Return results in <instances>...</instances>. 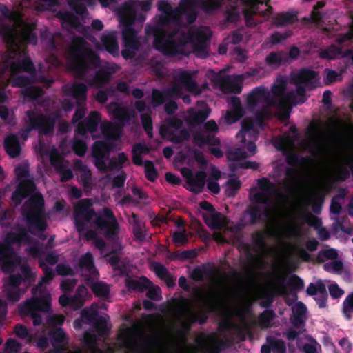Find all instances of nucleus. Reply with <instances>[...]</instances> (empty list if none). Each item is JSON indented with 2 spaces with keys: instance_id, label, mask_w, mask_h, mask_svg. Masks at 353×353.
I'll use <instances>...</instances> for the list:
<instances>
[{
  "instance_id": "obj_19",
  "label": "nucleus",
  "mask_w": 353,
  "mask_h": 353,
  "mask_svg": "<svg viewBox=\"0 0 353 353\" xmlns=\"http://www.w3.org/2000/svg\"><path fill=\"white\" fill-rule=\"evenodd\" d=\"M80 267L83 272H88L93 278L97 275V272L93 265V260L91 254L87 253L80 261Z\"/></svg>"
},
{
  "instance_id": "obj_34",
  "label": "nucleus",
  "mask_w": 353,
  "mask_h": 353,
  "mask_svg": "<svg viewBox=\"0 0 353 353\" xmlns=\"http://www.w3.org/2000/svg\"><path fill=\"white\" fill-rule=\"evenodd\" d=\"M99 121V117L98 113L96 112H92L88 118V123L87 124L88 130L92 133L97 128Z\"/></svg>"
},
{
  "instance_id": "obj_35",
  "label": "nucleus",
  "mask_w": 353,
  "mask_h": 353,
  "mask_svg": "<svg viewBox=\"0 0 353 353\" xmlns=\"http://www.w3.org/2000/svg\"><path fill=\"white\" fill-rule=\"evenodd\" d=\"M343 312L347 317L353 312V293L347 296L343 303Z\"/></svg>"
},
{
  "instance_id": "obj_24",
  "label": "nucleus",
  "mask_w": 353,
  "mask_h": 353,
  "mask_svg": "<svg viewBox=\"0 0 353 353\" xmlns=\"http://www.w3.org/2000/svg\"><path fill=\"white\" fill-rule=\"evenodd\" d=\"M294 141L290 137H281L275 141V145L277 148L283 151H289L293 146Z\"/></svg>"
},
{
  "instance_id": "obj_51",
  "label": "nucleus",
  "mask_w": 353,
  "mask_h": 353,
  "mask_svg": "<svg viewBox=\"0 0 353 353\" xmlns=\"http://www.w3.org/2000/svg\"><path fill=\"white\" fill-rule=\"evenodd\" d=\"M281 61V57L277 54H271L266 58L268 64L274 65H277Z\"/></svg>"
},
{
  "instance_id": "obj_44",
  "label": "nucleus",
  "mask_w": 353,
  "mask_h": 353,
  "mask_svg": "<svg viewBox=\"0 0 353 353\" xmlns=\"http://www.w3.org/2000/svg\"><path fill=\"white\" fill-rule=\"evenodd\" d=\"M15 333L20 338L27 339L28 341L30 340V337L29 336L27 330L22 325L16 326Z\"/></svg>"
},
{
  "instance_id": "obj_1",
  "label": "nucleus",
  "mask_w": 353,
  "mask_h": 353,
  "mask_svg": "<svg viewBox=\"0 0 353 353\" xmlns=\"http://www.w3.org/2000/svg\"><path fill=\"white\" fill-rule=\"evenodd\" d=\"M256 200L259 203H267L265 216L268 219L266 233L269 235L295 236L299 234V226L296 216L289 208L286 198L280 195H272L268 198L258 193Z\"/></svg>"
},
{
  "instance_id": "obj_56",
  "label": "nucleus",
  "mask_w": 353,
  "mask_h": 353,
  "mask_svg": "<svg viewBox=\"0 0 353 353\" xmlns=\"http://www.w3.org/2000/svg\"><path fill=\"white\" fill-rule=\"evenodd\" d=\"M57 269L58 273L61 275H67L71 272L70 268L65 265H59Z\"/></svg>"
},
{
  "instance_id": "obj_3",
  "label": "nucleus",
  "mask_w": 353,
  "mask_h": 353,
  "mask_svg": "<svg viewBox=\"0 0 353 353\" xmlns=\"http://www.w3.org/2000/svg\"><path fill=\"white\" fill-rule=\"evenodd\" d=\"M0 254L2 261V268L5 272L12 273L8 281L5 284L4 292L6 293L9 301L15 302L19 301L21 291L18 286L24 283L28 285L34 279L31 270L26 265V262L17 256L8 249L1 248Z\"/></svg>"
},
{
  "instance_id": "obj_49",
  "label": "nucleus",
  "mask_w": 353,
  "mask_h": 353,
  "mask_svg": "<svg viewBox=\"0 0 353 353\" xmlns=\"http://www.w3.org/2000/svg\"><path fill=\"white\" fill-rule=\"evenodd\" d=\"M25 241V238L23 236L16 235L15 234H10L7 238V242L9 245H14L18 242H22Z\"/></svg>"
},
{
  "instance_id": "obj_5",
  "label": "nucleus",
  "mask_w": 353,
  "mask_h": 353,
  "mask_svg": "<svg viewBox=\"0 0 353 353\" xmlns=\"http://www.w3.org/2000/svg\"><path fill=\"white\" fill-rule=\"evenodd\" d=\"M8 17L14 21L15 27L14 30L6 33L5 37L10 42V50L15 53L19 49V41L23 43L30 39L32 26L23 23L17 12H12Z\"/></svg>"
},
{
  "instance_id": "obj_17",
  "label": "nucleus",
  "mask_w": 353,
  "mask_h": 353,
  "mask_svg": "<svg viewBox=\"0 0 353 353\" xmlns=\"http://www.w3.org/2000/svg\"><path fill=\"white\" fill-rule=\"evenodd\" d=\"M221 177V174L219 170L212 168L210 173L207 179L208 189L213 194H218L220 191V185L218 183Z\"/></svg>"
},
{
  "instance_id": "obj_57",
  "label": "nucleus",
  "mask_w": 353,
  "mask_h": 353,
  "mask_svg": "<svg viewBox=\"0 0 353 353\" xmlns=\"http://www.w3.org/2000/svg\"><path fill=\"white\" fill-rule=\"evenodd\" d=\"M165 178L167 181L172 184L176 185L179 184L180 182L179 178L171 173H167L165 174Z\"/></svg>"
},
{
  "instance_id": "obj_8",
  "label": "nucleus",
  "mask_w": 353,
  "mask_h": 353,
  "mask_svg": "<svg viewBox=\"0 0 353 353\" xmlns=\"http://www.w3.org/2000/svg\"><path fill=\"white\" fill-rule=\"evenodd\" d=\"M292 80L298 87L297 92L301 94L302 91L314 88L317 83V74L311 70H303L293 74Z\"/></svg>"
},
{
  "instance_id": "obj_64",
  "label": "nucleus",
  "mask_w": 353,
  "mask_h": 353,
  "mask_svg": "<svg viewBox=\"0 0 353 353\" xmlns=\"http://www.w3.org/2000/svg\"><path fill=\"white\" fill-rule=\"evenodd\" d=\"M340 345L347 352H348L351 349V344L346 339L341 340Z\"/></svg>"
},
{
  "instance_id": "obj_29",
  "label": "nucleus",
  "mask_w": 353,
  "mask_h": 353,
  "mask_svg": "<svg viewBox=\"0 0 353 353\" xmlns=\"http://www.w3.org/2000/svg\"><path fill=\"white\" fill-rule=\"evenodd\" d=\"M90 288L97 296H105L109 292V288L101 282H94L90 284Z\"/></svg>"
},
{
  "instance_id": "obj_28",
  "label": "nucleus",
  "mask_w": 353,
  "mask_h": 353,
  "mask_svg": "<svg viewBox=\"0 0 353 353\" xmlns=\"http://www.w3.org/2000/svg\"><path fill=\"white\" fill-rule=\"evenodd\" d=\"M307 293L310 295H316L317 294H320L321 296H324L325 294V285L319 281L316 283L310 284L307 289Z\"/></svg>"
},
{
  "instance_id": "obj_33",
  "label": "nucleus",
  "mask_w": 353,
  "mask_h": 353,
  "mask_svg": "<svg viewBox=\"0 0 353 353\" xmlns=\"http://www.w3.org/2000/svg\"><path fill=\"white\" fill-rule=\"evenodd\" d=\"M34 189V185L32 183L31 181L27 180L21 183L18 190L17 193L21 194L23 196H25L28 192H33Z\"/></svg>"
},
{
  "instance_id": "obj_55",
  "label": "nucleus",
  "mask_w": 353,
  "mask_h": 353,
  "mask_svg": "<svg viewBox=\"0 0 353 353\" xmlns=\"http://www.w3.org/2000/svg\"><path fill=\"white\" fill-rule=\"evenodd\" d=\"M223 313L227 316H233V315H240V312L237 309L232 308L230 307H227L223 310Z\"/></svg>"
},
{
  "instance_id": "obj_22",
  "label": "nucleus",
  "mask_w": 353,
  "mask_h": 353,
  "mask_svg": "<svg viewBox=\"0 0 353 353\" xmlns=\"http://www.w3.org/2000/svg\"><path fill=\"white\" fill-rule=\"evenodd\" d=\"M101 130L108 141H110L111 139L116 140L120 134V129L112 124H103Z\"/></svg>"
},
{
  "instance_id": "obj_21",
  "label": "nucleus",
  "mask_w": 353,
  "mask_h": 353,
  "mask_svg": "<svg viewBox=\"0 0 353 353\" xmlns=\"http://www.w3.org/2000/svg\"><path fill=\"white\" fill-rule=\"evenodd\" d=\"M199 109L196 111L190 112V118L192 121H201L206 119L208 116L210 110L204 103H201L199 105Z\"/></svg>"
},
{
  "instance_id": "obj_16",
  "label": "nucleus",
  "mask_w": 353,
  "mask_h": 353,
  "mask_svg": "<svg viewBox=\"0 0 353 353\" xmlns=\"http://www.w3.org/2000/svg\"><path fill=\"white\" fill-rule=\"evenodd\" d=\"M230 103L231 108L225 117V121L228 124L236 122L242 115L239 99L232 97Z\"/></svg>"
},
{
  "instance_id": "obj_10",
  "label": "nucleus",
  "mask_w": 353,
  "mask_h": 353,
  "mask_svg": "<svg viewBox=\"0 0 353 353\" xmlns=\"http://www.w3.org/2000/svg\"><path fill=\"white\" fill-rule=\"evenodd\" d=\"M210 36V32L207 28H198L189 38V41H185V44L190 45L192 51L196 52L197 54L200 56L201 54L198 49L199 48H203L204 41L207 40Z\"/></svg>"
},
{
  "instance_id": "obj_32",
  "label": "nucleus",
  "mask_w": 353,
  "mask_h": 353,
  "mask_svg": "<svg viewBox=\"0 0 353 353\" xmlns=\"http://www.w3.org/2000/svg\"><path fill=\"white\" fill-rule=\"evenodd\" d=\"M108 110L110 112H112L114 117L120 119H124L126 115L125 110L116 103L109 105Z\"/></svg>"
},
{
  "instance_id": "obj_27",
  "label": "nucleus",
  "mask_w": 353,
  "mask_h": 353,
  "mask_svg": "<svg viewBox=\"0 0 353 353\" xmlns=\"http://www.w3.org/2000/svg\"><path fill=\"white\" fill-rule=\"evenodd\" d=\"M188 233L182 228H179L173 234L172 240L177 246L185 244L188 241Z\"/></svg>"
},
{
  "instance_id": "obj_26",
  "label": "nucleus",
  "mask_w": 353,
  "mask_h": 353,
  "mask_svg": "<svg viewBox=\"0 0 353 353\" xmlns=\"http://www.w3.org/2000/svg\"><path fill=\"white\" fill-rule=\"evenodd\" d=\"M123 34L125 47L132 49L136 48V39L133 31L129 28H126L123 30Z\"/></svg>"
},
{
  "instance_id": "obj_58",
  "label": "nucleus",
  "mask_w": 353,
  "mask_h": 353,
  "mask_svg": "<svg viewBox=\"0 0 353 353\" xmlns=\"http://www.w3.org/2000/svg\"><path fill=\"white\" fill-rule=\"evenodd\" d=\"M7 347L12 351H17L20 348V345L15 341L10 339L7 341Z\"/></svg>"
},
{
  "instance_id": "obj_50",
  "label": "nucleus",
  "mask_w": 353,
  "mask_h": 353,
  "mask_svg": "<svg viewBox=\"0 0 353 353\" xmlns=\"http://www.w3.org/2000/svg\"><path fill=\"white\" fill-rule=\"evenodd\" d=\"M142 122L143 125L149 136H151L152 133V125H151V119L147 115H142Z\"/></svg>"
},
{
  "instance_id": "obj_48",
  "label": "nucleus",
  "mask_w": 353,
  "mask_h": 353,
  "mask_svg": "<svg viewBox=\"0 0 353 353\" xmlns=\"http://www.w3.org/2000/svg\"><path fill=\"white\" fill-rule=\"evenodd\" d=\"M148 297L153 299H158L161 296V290L159 287L156 286L148 290L147 292Z\"/></svg>"
},
{
  "instance_id": "obj_52",
  "label": "nucleus",
  "mask_w": 353,
  "mask_h": 353,
  "mask_svg": "<svg viewBox=\"0 0 353 353\" xmlns=\"http://www.w3.org/2000/svg\"><path fill=\"white\" fill-rule=\"evenodd\" d=\"M342 263L340 262H331L330 263H327L325 265V268L327 270L334 272H339L342 269Z\"/></svg>"
},
{
  "instance_id": "obj_54",
  "label": "nucleus",
  "mask_w": 353,
  "mask_h": 353,
  "mask_svg": "<svg viewBox=\"0 0 353 353\" xmlns=\"http://www.w3.org/2000/svg\"><path fill=\"white\" fill-rule=\"evenodd\" d=\"M222 89L225 92H239L241 90V88L238 85H223Z\"/></svg>"
},
{
  "instance_id": "obj_41",
  "label": "nucleus",
  "mask_w": 353,
  "mask_h": 353,
  "mask_svg": "<svg viewBox=\"0 0 353 353\" xmlns=\"http://www.w3.org/2000/svg\"><path fill=\"white\" fill-rule=\"evenodd\" d=\"M286 252L292 254H299V256L303 260H307L308 254L303 250H300L294 246H288L286 248Z\"/></svg>"
},
{
  "instance_id": "obj_53",
  "label": "nucleus",
  "mask_w": 353,
  "mask_h": 353,
  "mask_svg": "<svg viewBox=\"0 0 353 353\" xmlns=\"http://www.w3.org/2000/svg\"><path fill=\"white\" fill-rule=\"evenodd\" d=\"M163 95L159 91H154L152 94V101L154 105L161 103L163 101Z\"/></svg>"
},
{
  "instance_id": "obj_37",
  "label": "nucleus",
  "mask_w": 353,
  "mask_h": 353,
  "mask_svg": "<svg viewBox=\"0 0 353 353\" xmlns=\"http://www.w3.org/2000/svg\"><path fill=\"white\" fill-rule=\"evenodd\" d=\"M90 295L87 290L84 287H79L75 295V299L79 303H82L84 301L87 300Z\"/></svg>"
},
{
  "instance_id": "obj_4",
  "label": "nucleus",
  "mask_w": 353,
  "mask_h": 353,
  "mask_svg": "<svg viewBox=\"0 0 353 353\" xmlns=\"http://www.w3.org/2000/svg\"><path fill=\"white\" fill-rule=\"evenodd\" d=\"M75 223L79 232L87 238H92V233L85 232L84 226L89 227L96 224L105 235L113 238L117 230V223L110 211L105 210L99 216L95 215L90 208V203L88 200L80 201L75 206Z\"/></svg>"
},
{
  "instance_id": "obj_15",
  "label": "nucleus",
  "mask_w": 353,
  "mask_h": 353,
  "mask_svg": "<svg viewBox=\"0 0 353 353\" xmlns=\"http://www.w3.org/2000/svg\"><path fill=\"white\" fill-rule=\"evenodd\" d=\"M285 88V83L283 79H278L272 87L273 93L279 98V105L285 110L290 106V100L284 97L283 92Z\"/></svg>"
},
{
  "instance_id": "obj_11",
  "label": "nucleus",
  "mask_w": 353,
  "mask_h": 353,
  "mask_svg": "<svg viewBox=\"0 0 353 353\" xmlns=\"http://www.w3.org/2000/svg\"><path fill=\"white\" fill-rule=\"evenodd\" d=\"M110 147L108 146L102 142L97 141L95 143L93 147V154L96 159V166L100 170H105V165L103 161L107 152L110 150Z\"/></svg>"
},
{
  "instance_id": "obj_30",
  "label": "nucleus",
  "mask_w": 353,
  "mask_h": 353,
  "mask_svg": "<svg viewBox=\"0 0 353 353\" xmlns=\"http://www.w3.org/2000/svg\"><path fill=\"white\" fill-rule=\"evenodd\" d=\"M148 150L143 145L139 144L133 149V161L137 165L141 164V154L147 152Z\"/></svg>"
},
{
  "instance_id": "obj_6",
  "label": "nucleus",
  "mask_w": 353,
  "mask_h": 353,
  "mask_svg": "<svg viewBox=\"0 0 353 353\" xmlns=\"http://www.w3.org/2000/svg\"><path fill=\"white\" fill-rule=\"evenodd\" d=\"M43 205L42 197L38 193H35L30 203L26 205V208L29 209L27 216L30 229H37L39 231L45 229L46 224L41 216Z\"/></svg>"
},
{
  "instance_id": "obj_18",
  "label": "nucleus",
  "mask_w": 353,
  "mask_h": 353,
  "mask_svg": "<svg viewBox=\"0 0 353 353\" xmlns=\"http://www.w3.org/2000/svg\"><path fill=\"white\" fill-rule=\"evenodd\" d=\"M205 176L203 172L196 173L194 176H192V179H188V188L192 192H200L204 186Z\"/></svg>"
},
{
  "instance_id": "obj_7",
  "label": "nucleus",
  "mask_w": 353,
  "mask_h": 353,
  "mask_svg": "<svg viewBox=\"0 0 353 353\" xmlns=\"http://www.w3.org/2000/svg\"><path fill=\"white\" fill-rule=\"evenodd\" d=\"M50 301V294L45 293L42 299L31 300L21 305L20 307V312L22 314H30L33 318L34 323L39 325L40 320L36 313L39 311H47L49 308Z\"/></svg>"
},
{
  "instance_id": "obj_60",
  "label": "nucleus",
  "mask_w": 353,
  "mask_h": 353,
  "mask_svg": "<svg viewBox=\"0 0 353 353\" xmlns=\"http://www.w3.org/2000/svg\"><path fill=\"white\" fill-rule=\"evenodd\" d=\"M72 176V173L69 170H65L61 172V179L62 181H67Z\"/></svg>"
},
{
  "instance_id": "obj_20",
  "label": "nucleus",
  "mask_w": 353,
  "mask_h": 353,
  "mask_svg": "<svg viewBox=\"0 0 353 353\" xmlns=\"http://www.w3.org/2000/svg\"><path fill=\"white\" fill-rule=\"evenodd\" d=\"M5 145L8 154L14 157H17L20 152V146L14 136L8 137L5 140Z\"/></svg>"
},
{
  "instance_id": "obj_59",
  "label": "nucleus",
  "mask_w": 353,
  "mask_h": 353,
  "mask_svg": "<svg viewBox=\"0 0 353 353\" xmlns=\"http://www.w3.org/2000/svg\"><path fill=\"white\" fill-rule=\"evenodd\" d=\"M200 206L203 210H205L206 212L203 214L213 213V208L212 206L208 202L203 201L200 203Z\"/></svg>"
},
{
  "instance_id": "obj_39",
  "label": "nucleus",
  "mask_w": 353,
  "mask_h": 353,
  "mask_svg": "<svg viewBox=\"0 0 353 353\" xmlns=\"http://www.w3.org/2000/svg\"><path fill=\"white\" fill-rule=\"evenodd\" d=\"M340 53V51L338 48L332 47L325 50L321 53V56L323 58H326L328 59H332L336 57V56Z\"/></svg>"
},
{
  "instance_id": "obj_40",
  "label": "nucleus",
  "mask_w": 353,
  "mask_h": 353,
  "mask_svg": "<svg viewBox=\"0 0 353 353\" xmlns=\"http://www.w3.org/2000/svg\"><path fill=\"white\" fill-rule=\"evenodd\" d=\"M144 166L147 178L150 181H153L157 176V173L152 163L150 162H145Z\"/></svg>"
},
{
  "instance_id": "obj_25",
  "label": "nucleus",
  "mask_w": 353,
  "mask_h": 353,
  "mask_svg": "<svg viewBox=\"0 0 353 353\" xmlns=\"http://www.w3.org/2000/svg\"><path fill=\"white\" fill-rule=\"evenodd\" d=\"M103 43L110 53L114 54L118 51V45L115 41V37L111 34L103 38Z\"/></svg>"
},
{
  "instance_id": "obj_43",
  "label": "nucleus",
  "mask_w": 353,
  "mask_h": 353,
  "mask_svg": "<svg viewBox=\"0 0 353 353\" xmlns=\"http://www.w3.org/2000/svg\"><path fill=\"white\" fill-rule=\"evenodd\" d=\"M195 139H196V142L199 145H203L205 143L216 145V143H219V141L216 139H214V137H210V135H208L206 137H205L203 139V138L200 139L199 137H196L195 138Z\"/></svg>"
},
{
  "instance_id": "obj_9",
  "label": "nucleus",
  "mask_w": 353,
  "mask_h": 353,
  "mask_svg": "<svg viewBox=\"0 0 353 353\" xmlns=\"http://www.w3.org/2000/svg\"><path fill=\"white\" fill-rule=\"evenodd\" d=\"M243 9L245 20L248 25H250V22L254 14L259 13L265 16L266 14L265 12L269 11L270 7L267 3L264 4L259 0H243Z\"/></svg>"
},
{
  "instance_id": "obj_62",
  "label": "nucleus",
  "mask_w": 353,
  "mask_h": 353,
  "mask_svg": "<svg viewBox=\"0 0 353 353\" xmlns=\"http://www.w3.org/2000/svg\"><path fill=\"white\" fill-rule=\"evenodd\" d=\"M84 115V111L82 108L78 109L73 117V121L74 122H77L79 119L82 118V117Z\"/></svg>"
},
{
  "instance_id": "obj_31",
  "label": "nucleus",
  "mask_w": 353,
  "mask_h": 353,
  "mask_svg": "<svg viewBox=\"0 0 353 353\" xmlns=\"http://www.w3.org/2000/svg\"><path fill=\"white\" fill-rule=\"evenodd\" d=\"M240 181L235 177H232L226 184L225 192L229 196H232L234 192L240 188Z\"/></svg>"
},
{
  "instance_id": "obj_63",
  "label": "nucleus",
  "mask_w": 353,
  "mask_h": 353,
  "mask_svg": "<svg viewBox=\"0 0 353 353\" xmlns=\"http://www.w3.org/2000/svg\"><path fill=\"white\" fill-rule=\"evenodd\" d=\"M47 262L50 265H54L57 262V256L54 254H50L46 256Z\"/></svg>"
},
{
  "instance_id": "obj_13",
  "label": "nucleus",
  "mask_w": 353,
  "mask_h": 353,
  "mask_svg": "<svg viewBox=\"0 0 353 353\" xmlns=\"http://www.w3.org/2000/svg\"><path fill=\"white\" fill-rule=\"evenodd\" d=\"M181 83L175 85L171 93V96L180 95L181 90L186 89L189 91L193 92L194 88L195 87L194 81L190 78V73L188 72H183L181 74Z\"/></svg>"
},
{
  "instance_id": "obj_36",
  "label": "nucleus",
  "mask_w": 353,
  "mask_h": 353,
  "mask_svg": "<svg viewBox=\"0 0 353 353\" xmlns=\"http://www.w3.org/2000/svg\"><path fill=\"white\" fill-rule=\"evenodd\" d=\"M85 87L83 84H74L72 86V92L75 98L85 99Z\"/></svg>"
},
{
  "instance_id": "obj_42",
  "label": "nucleus",
  "mask_w": 353,
  "mask_h": 353,
  "mask_svg": "<svg viewBox=\"0 0 353 353\" xmlns=\"http://www.w3.org/2000/svg\"><path fill=\"white\" fill-rule=\"evenodd\" d=\"M239 18V11L235 8H231L227 11V19L230 21H236Z\"/></svg>"
},
{
  "instance_id": "obj_45",
  "label": "nucleus",
  "mask_w": 353,
  "mask_h": 353,
  "mask_svg": "<svg viewBox=\"0 0 353 353\" xmlns=\"http://www.w3.org/2000/svg\"><path fill=\"white\" fill-rule=\"evenodd\" d=\"M75 285V282L70 279H65L61 284V288L64 292L70 291Z\"/></svg>"
},
{
  "instance_id": "obj_23",
  "label": "nucleus",
  "mask_w": 353,
  "mask_h": 353,
  "mask_svg": "<svg viewBox=\"0 0 353 353\" xmlns=\"http://www.w3.org/2000/svg\"><path fill=\"white\" fill-rule=\"evenodd\" d=\"M152 268L159 277L165 280L168 287H171L174 285L173 279L168 275L166 270L163 266L158 263H154L152 265Z\"/></svg>"
},
{
  "instance_id": "obj_61",
  "label": "nucleus",
  "mask_w": 353,
  "mask_h": 353,
  "mask_svg": "<svg viewBox=\"0 0 353 353\" xmlns=\"http://www.w3.org/2000/svg\"><path fill=\"white\" fill-rule=\"evenodd\" d=\"M324 256L328 259H335L337 256V252L333 249L328 250L324 252Z\"/></svg>"
},
{
  "instance_id": "obj_46",
  "label": "nucleus",
  "mask_w": 353,
  "mask_h": 353,
  "mask_svg": "<svg viewBox=\"0 0 353 353\" xmlns=\"http://www.w3.org/2000/svg\"><path fill=\"white\" fill-rule=\"evenodd\" d=\"M329 290L330 294L334 298L339 297L343 294V290L339 288V286L336 284L330 285L329 287Z\"/></svg>"
},
{
  "instance_id": "obj_12",
  "label": "nucleus",
  "mask_w": 353,
  "mask_h": 353,
  "mask_svg": "<svg viewBox=\"0 0 353 353\" xmlns=\"http://www.w3.org/2000/svg\"><path fill=\"white\" fill-rule=\"evenodd\" d=\"M198 345L199 350L205 353H217L219 351L218 341L214 335L200 337Z\"/></svg>"
},
{
  "instance_id": "obj_38",
  "label": "nucleus",
  "mask_w": 353,
  "mask_h": 353,
  "mask_svg": "<svg viewBox=\"0 0 353 353\" xmlns=\"http://www.w3.org/2000/svg\"><path fill=\"white\" fill-rule=\"evenodd\" d=\"M325 81L327 84L332 83L340 79V74L334 70H325Z\"/></svg>"
},
{
  "instance_id": "obj_47",
  "label": "nucleus",
  "mask_w": 353,
  "mask_h": 353,
  "mask_svg": "<svg viewBox=\"0 0 353 353\" xmlns=\"http://www.w3.org/2000/svg\"><path fill=\"white\" fill-rule=\"evenodd\" d=\"M74 149L75 152L79 155H82L85 153L86 150V147L85 144L81 141H74Z\"/></svg>"
},
{
  "instance_id": "obj_14",
  "label": "nucleus",
  "mask_w": 353,
  "mask_h": 353,
  "mask_svg": "<svg viewBox=\"0 0 353 353\" xmlns=\"http://www.w3.org/2000/svg\"><path fill=\"white\" fill-rule=\"evenodd\" d=\"M205 223L212 229H221L227 225L225 218L219 212L203 214Z\"/></svg>"
},
{
  "instance_id": "obj_2",
  "label": "nucleus",
  "mask_w": 353,
  "mask_h": 353,
  "mask_svg": "<svg viewBox=\"0 0 353 353\" xmlns=\"http://www.w3.org/2000/svg\"><path fill=\"white\" fill-rule=\"evenodd\" d=\"M269 104L267 92L263 88L253 90L248 96L246 109L250 111H256L258 121L256 125H251L248 119L243 121L242 130L238 137L243 143V149L246 148L247 151L242 152L239 150L230 152L228 159L230 161H239L256 153V148L253 141L256 139L257 136L256 126L260 125V120L263 114V108Z\"/></svg>"
}]
</instances>
